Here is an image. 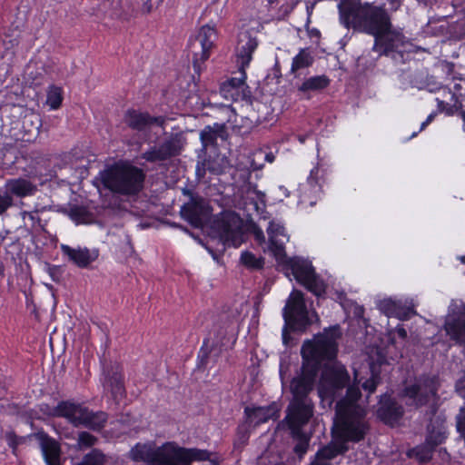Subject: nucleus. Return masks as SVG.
<instances>
[{"instance_id": "f257e3e1", "label": "nucleus", "mask_w": 465, "mask_h": 465, "mask_svg": "<svg viewBox=\"0 0 465 465\" xmlns=\"http://www.w3.org/2000/svg\"><path fill=\"white\" fill-rule=\"evenodd\" d=\"M340 326L324 329L312 341L303 342L301 353L303 360L301 374L291 381V401L285 418L309 421L313 415V403L309 394L313 391L322 362L333 361L338 352Z\"/></svg>"}, {"instance_id": "f03ea898", "label": "nucleus", "mask_w": 465, "mask_h": 465, "mask_svg": "<svg viewBox=\"0 0 465 465\" xmlns=\"http://www.w3.org/2000/svg\"><path fill=\"white\" fill-rule=\"evenodd\" d=\"M361 396L359 387H349L345 397L338 401L335 406L331 437L345 445L361 441L370 430L367 410L358 402Z\"/></svg>"}, {"instance_id": "7ed1b4c3", "label": "nucleus", "mask_w": 465, "mask_h": 465, "mask_svg": "<svg viewBox=\"0 0 465 465\" xmlns=\"http://www.w3.org/2000/svg\"><path fill=\"white\" fill-rule=\"evenodd\" d=\"M340 17L345 27H353L375 36L391 27V16L383 5L361 4V0H342L339 5Z\"/></svg>"}, {"instance_id": "20e7f679", "label": "nucleus", "mask_w": 465, "mask_h": 465, "mask_svg": "<svg viewBox=\"0 0 465 465\" xmlns=\"http://www.w3.org/2000/svg\"><path fill=\"white\" fill-rule=\"evenodd\" d=\"M104 188L121 195H136L143 187L145 174L136 166L114 164L100 172Z\"/></svg>"}, {"instance_id": "39448f33", "label": "nucleus", "mask_w": 465, "mask_h": 465, "mask_svg": "<svg viewBox=\"0 0 465 465\" xmlns=\"http://www.w3.org/2000/svg\"><path fill=\"white\" fill-rule=\"evenodd\" d=\"M258 46V41L255 37H252L248 32L242 33L239 35V42L237 47V63L239 64L240 76L232 77L221 86V92L225 96L230 94L232 99H235V95L240 94L242 91V99L251 98V90L245 84L246 73L245 68L249 65L252 55L254 50Z\"/></svg>"}, {"instance_id": "423d86ee", "label": "nucleus", "mask_w": 465, "mask_h": 465, "mask_svg": "<svg viewBox=\"0 0 465 465\" xmlns=\"http://www.w3.org/2000/svg\"><path fill=\"white\" fill-rule=\"evenodd\" d=\"M350 385V375L344 365L338 361L331 364H325L319 380L318 393L322 400L330 403L340 401L347 394Z\"/></svg>"}, {"instance_id": "0eeeda50", "label": "nucleus", "mask_w": 465, "mask_h": 465, "mask_svg": "<svg viewBox=\"0 0 465 465\" xmlns=\"http://www.w3.org/2000/svg\"><path fill=\"white\" fill-rule=\"evenodd\" d=\"M439 387L440 381L436 375H422L412 384L407 385L402 395L406 399L407 405L415 408L430 405L431 412L434 413Z\"/></svg>"}, {"instance_id": "6e6552de", "label": "nucleus", "mask_w": 465, "mask_h": 465, "mask_svg": "<svg viewBox=\"0 0 465 465\" xmlns=\"http://www.w3.org/2000/svg\"><path fill=\"white\" fill-rule=\"evenodd\" d=\"M217 39V32L213 25H203L196 36L190 42V49L193 55V66L194 72L200 74L202 64L207 61L214 47Z\"/></svg>"}, {"instance_id": "1a4fd4ad", "label": "nucleus", "mask_w": 465, "mask_h": 465, "mask_svg": "<svg viewBox=\"0 0 465 465\" xmlns=\"http://www.w3.org/2000/svg\"><path fill=\"white\" fill-rule=\"evenodd\" d=\"M282 315L286 324H289L295 331H303L312 324L303 293L297 290L291 292Z\"/></svg>"}, {"instance_id": "9d476101", "label": "nucleus", "mask_w": 465, "mask_h": 465, "mask_svg": "<svg viewBox=\"0 0 465 465\" xmlns=\"http://www.w3.org/2000/svg\"><path fill=\"white\" fill-rule=\"evenodd\" d=\"M287 263L297 282L304 285L308 291L318 297L325 293L326 285L315 273L311 262L295 257L289 259Z\"/></svg>"}, {"instance_id": "9b49d317", "label": "nucleus", "mask_w": 465, "mask_h": 465, "mask_svg": "<svg viewBox=\"0 0 465 465\" xmlns=\"http://www.w3.org/2000/svg\"><path fill=\"white\" fill-rule=\"evenodd\" d=\"M185 139L181 134H171L159 144L149 147L141 158L149 163H163L181 154Z\"/></svg>"}, {"instance_id": "f8f14e48", "label": "nucleus", "mask_w": 465, "mask_h": 465, "mask_svg": "<svg viewBox=\"0 0 465 465\" xmlns=\"http://www.w3.org/2000/svg\"><path fill=\"white\" fill-rule=\"evenodd\" d=\"M213 228L219 233L220 238L227 244L237 246L242 242V221L234 212H224L218 216Z\"/></svg>"}, {"instance_id": "ddd939ff", "label": "nucleus", "mask_w": 465, "mask_h": 465, "mask_svg": "<svg viewBox=\"0 0 465 465\" xmlns=\"http://www.w3.org/2000/svg\"><path fill=\"white\" fill-rule=\"evenodd\" d=\"M209 461L220 465L222 458L216 452L197 448H183L170 443V463L173 465H191L193 461Z\"/></svg>"}, {"instance_id": "4468645a", "label": "nucleus", "mask_w": 465, "mask_h": 465, "mask_svg": "<svg viewBox=\"0 0 465 465\" xmlns=\"http://www.w3.org/2000/svg\"><path fill=\"white\" fill-rule=\"evenodd\" d=\"M446 334L458 344H465V302L452 301L444 322Z\"/></svg>"}, {"instance_id": "2eb2a0df", "label": "nucleus", "mask_w": 465, "mask_h": 465, "mask_svg": "<svg viewBox=\"0 0 465 465\" xmlns=\"http://www.w3.org/2000/svg\"><path fill=\"white\" fill-rule=\"evenodd\" d=\"M183 194L188 202L181 207L182 217L193 227H200L209 214V206L204 198L190 189L183 188Z\"/></svg>"}, {"instance_id": "dca6fc26", "label": "nucleus", "mask_w": 465, "mask_h": 465, "mask_svg": "<svg viewBox=\"0 0 465 465\" xmlns=\"http://www.w3.org/2000/svg\"><path fill=\"white\" fill-rule=\"evenodd\" d=\"M133 460L144 461L147 465H173L170 463V443L157 449L137 444L131 450Z\"/></svg>"}, {"instance_id": "f3484780", "label": "nucleus", "mask_w": 465, "mask_h": 465, "mask_svg": "<svg viewBox=\"0 0 465 465\" xmlns=\"http://www.w3.org/2000/svg\"><path fill=\"white\" fill-rule=\"evenodd\" d=\"M404 42L405 36L403 34L391 25L389 29L381 31V34L374 36L372 50L380 55H390L391 53L398 52Z\"/></svg>"}, {"instance_id": "a211bd4d", "label": "nucleus", "mask_w": 465, "mask_h": 465, "mask_svg": "<svg viewBox=\"0 0 465 465\" xmlns=\"http://www.w3.org/2000/svg\"><path fill=\"white\" fill-rule=\"evenodd\" d=\"M85 406L72 401H62L55 407L49 408L45 411L49 416L66 419L74 427L81 426L82 419L85 411Z\"/></svg>"}, {"instance_id": "6ab92c4d", "label": "nucleus", "mask_w": 465, "mask_h": 465, "mask_svg": "<svg viewBox=\"0 0 465 465\" xmlns=\"http://www.w3.org/2000/svg\"><path fill=\"white\" fill-rule=\"evenodd\" d=\"M124 123L133 130L143 132L149 129L153 124L163 127L166 122L164 116H152L146 112L129 109L124 114Z\"/></svg>"}, {"instance_id": "aec40b11", "label": "nucleus", "mask_w": 465, "mask_h": 465, "mask_svg": "<svg viewBox=\"0 0 465 465\" xmlns=\"http://www.w3.org/2000/svg\"><path fill=\"white\" fill-rule=\"evenodd\" d=\"M269 238V248L273 252L277 260L285 258V243L289 241V236L285 228L280 223L272 221L267 228Z\"/></svg>"}, {"instance_id": "412c9836", "label": "nucleus", "mask_w": 465, "mask_h": 465, "mask_svg": "<svg viewBox=\"0 0 465 465\" xmlns=\"http://www.w3.org/2000/svg\"><path fill=\"white\" fill-rule=\"evenodd\" d=\"M60 249L64 256H66L72 263L79 268H88L99 256L97 249L73 248L66 244H61Z\"/></svg>"}, {"instance_id": "4be33fe9", "label": "nucleus", "mask_w": 465, "mask_h": 465, "mask_svg": "<svg viewBox=\"0 0 465 465\" xmlns=\"http://www.w3.org/2000/svg\"><path fill=\"white\" fill-rule=\"evenodd\" d=\"M379 405L377 415L386 424L397 423L404 413L402 406L386 394L381 396Z\"/></svg>"}, {"instance_id": "5701e85b", "label": "nucleus", "mask_w": 465, "mask_h": 465, "mask_svg": "<svg viewBox=\"0 0 465 465\" xmlns=\"http://www.w3.org/2000/svg\"><path fill=\"white\" fill-rule=\"evenodd\" d=\"M104 388L111 391L113 397L122 396L124 393V386L122 375V368L119 364H111L104 371Z\"/></svg>"}, {"instance_id": "b1692460", "label": "nucleus", "mask_w": 465, "mask_h": 465, "mask_svg": "<svg viewBox=\"0 0 465 465\" xmlns=\"http://www.w3.org/2000/svg\"><path fill=\"white\" fill-rule=\"evenodd\" d=\"M348 450V445H345L338 439L332 438L328 445L318 450L316 460L311 465H330V460H332L339 454L345 453Z\"/></svg>"}, {"instance_id": "393cba45", "label": "nucleus", "mask_w": 465, "mask_h": 465, "mask_svg": "<svg viewBox=\"0 0 465 465\" xmlns=\"http://www.w3.org/2000/svg\"><path fill=\"white\" fill-rule=\"evenodd\" d=\"M379 309L389 317H396L400 320H408L414 312L413 309L404 304L401 301L384 299L380 302Z\"/></svg>"}, {"instance_id": "a878e982", "label": "nucleus", "mask_w": 465, "mask_h": 465, "mask_svg": "<svg viewBox=\"0 0 465 465\" xmlns=\"http://www.w3.org/2000/svg\"><path fill=\"white\" fill-rule=\"evenodd\" d=\"M288 427L291 430L292 436L297 440V444L294 447V451L300 456L303 455L309 446V436L302 430V426L308 421H302L301 419L285 418Z\"/></svg>"}, {"instance_id": "bb28decb", "label": "nucleus", "mask_w": 465, "mask_h": 465, "mask_svg": "<svg viewBox=\"0 0 465 465\" xmlns=\"http://www.w3.org/2000/svg\"><path fill=\"white\" fill-rule=\"evenodd\" d=\"M6 193L11 197L15 195L19 198L31 196L37 191V186L25 178L9 179L5 183Z\"/></svg>"}, {"instance_id": "cd10ccee", "label": "nucleus", "mask_w": 465, "mask_h": 465, "mask_svg": "<svg viewBox=\"0 0 465 465\" xmlns=\"http://www.w3.org/2000/svg\"><path fill=\"white\" fill-rule=\"evenodd\" d=\"M228 136L225 124H214L205 126L200 133V139L204 149L216 146L217 139L225 140Z\"/></svg>"}, {"instance_id": "c85d7f7f", "label": "nucleus", "mask_w": 465, "mask_h": 465, "mask_svg": "<svg viewBox=\"0 0 465 465\" xmlns=\"http://www.w3.org/2000/svg\"><path fill=\"white\" fill-rule=\"evenodd\" d=\"M245 412L252 422L255 425L264 423L269 420H275L279 417V409L275 403L267 407H258L252 410L245 409Z\"/></svg>"}, {"instance_id": "c756f323", "label": "nucleus", "mask_w": 465, "mask_h": 465, "mask_svg": "<svg viewBox=\"0 0 465 465\" xmlns=\"http://www.w3.org/2000/svg\"><path fill=\"white\" fill-rule=\"evenodd\" d=\"M41 449L47 465H60L61 450L56 440L47 436L43 437Z\"/></svg>"}, {"instance_id": "7c9ffc66", "label": "nucleus", "mask_w": 465, "mask_h": 465, "mask_svg": "<svg viewBox=\"0 0 465 465\" xmlns=\"http://www.w3.org/2000/svg\"><path fill=\"white\" fill-rule=\"evenodd\" d=\"M104 13L111 17L128 19L134 14V6L124 7L123 0H106L103 3Z\"/></svg>"}, {"instance_id": "2f4dec72", "label": "nucleus", "mask_w": 465, "mask_h": 465, "mask_svg": "<svg viewBox=\"0 0 465 465\" xmlns=\"http://www.w3.org/2000/svg\"><path fill=\"white\" fill-rule=\"evenodd\" d=\"M107 419L108 415L104 411L94 412L86 407L82 419L81 426L93 430H101L104 427Z\"/></svg>"}, {"instance_id": "473e14b6", "label": "nucleus", "mask_w": 465, "mask_h": 465, "mask_svg": "<svg viewBox=\"0 0 465 465\" xmlns=\"http://www.w3.org/2000/svg\"><path fill=\"white\" fill-rule=\"evenodd\" d=\"M434 421L431 420L430 423L428 425V435L426 437V440L428 444H430L432 447H437L441 444L446 438V430L444 427L443 420H440V418H436Z\"/></svg>"}, {"instance_id": "72a5a7b5", "label": "nucleus", "mask_w": 465, "mask_h": 465, "mask_svg": "<svg viewBox=\"0 0 465 465\" xmlns=\"http://www.w3.org/2000/svg\"><path fill=\"white\" fill-rule=\"evenodd\" d=\"M314 63L313 52L306 47L302 48L292 58L291 73L296 74L299 70L308 68Z\"/></svg>"}, {"instance_id": "f704fd0d", "label": "nucleus", "mask_w": 465, "mask_h": 465, "mask_svg": "<svg viewBox=\"0 0 465 465\" xmlns=\"http://www.w3.org/2000/svg\"><path fill=\"white\" fill-rule=\"evenodd\" d=\"M331 80L325 75H316L306 79L299 87L298 90L302 93L306 92H320L330 85Z\"/></svg>"}, {"instance_id": "c9c22d12", "label": "nucleus", "mask_w": 465, "mask_h": 465, "mask_svg": "<svg viewBox=\"0 0 465 465\" xmlns=\"http://www.w3.org/2000/svg\"><path fill=\"white\" fill-rule=\"evenodd\" d=\"M250 102L252 108V112L249 114V119L252 123L261 124L267 120V114H269V107L266 104L257 99H245Z\"/></svg>"}, {"instance_id": "e433bc0d", "label": "nucleus", "mask_w": 465, "mask_h": 465, "mask_svg": "<svg viewBox=\"0 0 465 465\" xmlns=\"http://www.w3.org/2000/svg\"><path fill=\"white\" fill-rule=\"evenodd\" d=\"M69 216L77 224L90 223L93 221V214L84 206H74L71 208Z\"/></svg>"}, {"instance_id": "4c0bfd02", "label": "nucleus", "mask_w": 465, "mask_h": 465, "mask_svg": "<svg viewBox=\"0 0 465 465\" xmlns=\"http://www.w3.org/2000/svg\"><path fill=\"white\" fill-rule=\"evenodd\" d=\"M434 449V447L425 441L424 444L412 449L409 455L410 457H415L420 462H426L431 459Z\"/></svg>"}, {"instance_id": "58836bf2", "label": "nucleus", "mask_w": 465, "mask_h": 465, "mask_svg": "<svg viewBox=\"0 0 465 465\" xmlns=\"http://www.w3.org/2000/svg\"><path fill=\"white\" fill-rule=\"evenodd\" d=\"M63 101V92L62 88L51 85L48 88L47 91V97H46V104L52 108V109H58L61 106Z\"/></svg>"}, {"instance_id": "ea45409f", "label": "nucleus", "mask_w": 465, "mask_h": 465, "mask_svg": "<svg viewBox=\"0 0 465 465\" xmlns=\"http://www.w3.org/2000/svg\"><path fill=\"white\" fill-rule=\"evenodd\" d=\"M105 456L98 449H94L91 452L85 454L81 462L76 465H104Z\"/></svg>"}, {"instance_id": "a19ab883", "label": "nucleus", "mask_w": 465, "mask_h": 465, "mask_svg": "<svg viewBox=\"0 0 465 465\" xmlns=\"http://www.w3.org/2000/svg\"><path fill=\"white\" fill-rule=\"evenodd\" d=\"M242 263L250 269H261L263 266V260L257 258L250 252H243L241 255Z\"/></svg>"}, {"instance_id": "79ce46f5", "label": "nucleus", "mask_w": 465, "mask_h": 465, "mask_svg": "<svg viewBox=\"0 0 465 465\" xmlns=\"http://www.w3.org/2000/svg\"><path fill=\"white\" fill-rule=\"evenodd\" d=\"M97 438L87 431H82L78 435V444L81 447L90 448L96 444Z\"/></svg>"}, {"instance_id": "37998d69", "label": "nucleus", "mask_w": 465, "mask_h": 465, "mask_svg": "<svg viewBox=\"0 0 465 465\" xmlns=\"http://www.w3.org/2000/svg\"><path fill=\"white\" fill-rule=\"evenodd\" d=\"M380 382V377L372 375L370 379L366 380L362 384V388L369 393H373L376 391L377 385Z\"/></svg>"}, {"instance_id": "c03bdc74", "label": "nucleus", "mask_w": 465, "mask_h": 465, "mask_svg": "<svg viewBox=\"0 0 465 465\" xmlns=\"http://www.w3.org/2000/svg\"><path fill=\"white\" fill-rule=\"evenodd\" d=\"M14 204L13 197L9 194L0 195V215Z\"/></svg>"}, {"instance_id": "a18cd8bd", "label": "nucleus", "mask_w": 465, "mask_h": 465, "mask_svg": "<svg viewBox=\"0 0 465 465\" xmlns=\"http://www.w3.org/2000/svg\"><path fill=\"white\" fill-rule=\"evenodd\" d=\"M5 439L8 445L15 450L16 447L21 443L22 439L18 438L16 434L13 431H9L5 433Z\"/></svg>"}, {"instance_id": "49530a36", "label": "nucleus", "mask_w": 465, "mask_h": 465, "mask_svg": "<svg viewBox=\"0 0 465 465\" xmlns=\"http://www.w3.org/2000/svg\"><path fill=\"white\" fill-rule=\"evenodd\" d=\"M318 173H319V168L318 167H314L311 171L310 176L308 177V183L311 185H315V184L318 183V176H317Z\"/></svg>"}, {"instance_id": "de8ad7c7", "label": "nucleus", "mask_w": 465, "mask_h": 465, "mask_svg": "<svg viewBox=\"0 0 465 465\" xmlns=\"http://www.w3.org/2000/svg\"><path fill=\"white\" fill-rule=\"evenodd\" d=\"M305 27H306V31L308 33V35L311 39L312 38H316L317 40L320 39L321 37V33L318 29L316 28H310L309 25H307V24L305 25Z\"/></svg>"}, {"instance_id": "09e8293b", "label": "nucleus", "mask_w": 465, "mask_h": 465, "mask_svg": "<svg viewBox=\"0 0 465 465\" xmlns=\"http://www.w3.org/2000/svg\"><path fill=\"white\" fill-rule=\"evenodd\" d=\"M253 234H254V238L255 240L260 242V243H263L265 242V236H264V233L262 232V229L260 228H254L253 229Z\"/></svg>"}, {"instance_id": "8fccbe9b", "label": "nucleus", "mask_w": 465, "mask_h": 465, "mask_svg": "<svg viewBox=\"0 0 465 465\" xmlns=\"http://www.w3.org/2000/svg\"><path fill=\"white\" fill-rule=\"evenodd\" d=\"M316 2H307L306 3V12H307V25L311 23V16L312 15V11L314 8Z\"/></svg>"}, {"instance_id": "3c124183", "label": "nucleus", "mask_w": 465, "mask_h": 465, "mask_svg": "<svg viewBox=\"0 0 465 465\" xmlns=\"http://www.w3.org/2000/svg\"><path fill=\"white\" fill-rule=\"evenodd\" d=\"M153 10V5H152V2L151 0H146L143 6H142V9L141 11L143 13V14H150Z\"/></svg>"}, {"instance_id": "603ef678", "label": "nucleus", "mask_w": 465, "mask_h": 465, "mask_svg": "<svg viewBox=\"0 0 465 465\" xmlns=\"http://www.w3.org/2000/svg\"><path fill=\"white\" fill-rule=\"evenodd\" d=\"M25 216H28L29 219L32 221V222H39L40 221V218L39 216L37 215V212H33V213H28V212H25L24 213V217Z\"/></svg>"}, {"instance_id": "864d4df0", "label": "nucleus", "mask_w": 465, "mask_h": 465, "mask_svg": "<svg viewBox=\"0 0 465 465\" xmlns=\"http://www.w3.org/2000/svg\"><path fill=\"white\" fill-rule=\"evenodd\" d=\"M58 272H59V269L57 267L54 266V267L49 268V274L54 281H58V279H59Z\"/></svg>"}, {"instance_id": "5fc2aeb1", "label": "nucleus", "mask_w": 465, "mask_h": 465, "mask_svg": "<svg viewBox=\"0 0 465 465\" xmlns=\"http://www.w3.org/2000/svg\"><path fill=\"white\" fill-rule=\"evenodd\" d=\"M287 325L286 324L283 329H282V341L285 345H287L289 343V339H290V336H289V331H288V329H287Z\"/></svg>"}, {"instance_id": "6e6d98bb", "label": "nucleus", "mask_w": 465, "mask_h": 465, "mask_svg": "<svg viewBox=\"0 0 465 465\" xmlns=\"http://www.w3.org/2000/svg\"><path fill=\"white\" fill-rule=\"evenodd\" d=\"M389 2L391 5V9L393 11H396L401 5L400 0H389Z\"/></svg>"}, {"instance_id": "4d7b16f0", "label": "nucleus", "mask_w": 465, "mask_h": 465, "mask_svg": "<svg viewBox=\"0 0 465 465\" xmlns=\"http://www.w3.org/2000/svg\"><path fill=\"white\" fill-rule=\"evenodd\" d=\"M433 118H434V114H430L428 116L427 120L421 124L420 130V131L423 130L433 120Z\"/></svg>"}, {"instance_id": "13d9d810", "label": "nucleus", "mask_w": 465, "mask_h": 465, "mask_svg": "<svg viewBox=\"0 0 465 465\" xmlns=\"http://www.w3.org/2000/svg\"><path fill=\"white\" fill-rule=\"evenodd\" d=\"M396 331L400 338H401V339L407 338V331L404 328H397Z\"/></svg>"}, {"instance_id": "bf43d9fd", "label": "nucleus", "mask_w": 465, "mask_h": 465, "mask_svg": "<svg viewBox=\"0 0 465 465\" xmlns=\"http://www.w3.org/2000/svg\"><path fill=\"white\" fill-rule=\"evenodd\" d=\"M5 277V265L2 262H0V279Z\"/></svg>"}, {"instance_id": "052dcab7", "label": "nucleus", "mask_w": 465, "mask_h": 465, "mask_svg": "<svg viewBox=\"0 0 465 465\" xmlns=\"http://www.w3.org/2000/svg\"><path fill=\"white\" fill-rule=\"evenodd\" d=\"M123 5L125 8H128V6H134L133 3L130 0H126L124 3L123 2Z\"/></svg>"}, {"instance_id": "680f3d73", "label": "nucleus", "mask_w": 465, "mask_h": 465, "mask_svg": "<svg viewBox=\"0 0 465 465\" xmlns=\"http://www.w3.org/2000/svg\"><path fill=\"white\" fill-rule=\"evenodd\" d=\"M208 342H209V339H205L203 341V346H207L208 345Z\"/></svg>"}, {"instance_id": "e2e57ef3", "label": "nucleus", "mask_w": 465, "mask_h": 465, "mask_svg": "<svg viewBox=\"0 0 465 465\" xmlns=\"http://www.w3.org/2000/svg\"><path fill=\"white\" fill-rule=\"evenodd\" d=\"M201 351H203V358L207 357V351H203V350L202 349V350H201Z\"/></svg>"}, {"instance_id": "0e129e2a", "label": "nucleus", "mask_w": 465, "mask_h": 465, "mask_svg": "<svg viewBox=\"0 0 465 465\" xmlns=\"http://www.w3.org/2000/svg\"><path fill=\"white\" fill-rule=\"evenodd\" d=\"M460 262L465 264V256H461L460 258Z\"/></svg>"}, {"instance_id": "69168bd1", "label": "nucleus", "mask_w": 465, "mask_h": 465, "mask_svg": "<svg viewBox=\"0 0 465 465\" xmlns=\"http://www.w3.org/2000/svg\"><path fill=\"white\" fill-rule=\"evenodd\" d=\"M460 114H461V116H462L463 120L465 121V112H464V111H461V112H460Z\"/></svg>"}, {"instance_id": "338daca9", "label": "nucleus", "mask_w": 465, "mask_h": 465, "mask_svg": "<svg viewBox=\"0 0 465 465\" xmlns=\"http://www.w3.org/2000/svg\"><path fill=\"white\" fill-rule=\"evenodd\" d=\"M417 134V133H413L412 135L411 136V138L414 137L415 135Z\"/></svg>"}]
</instances>
